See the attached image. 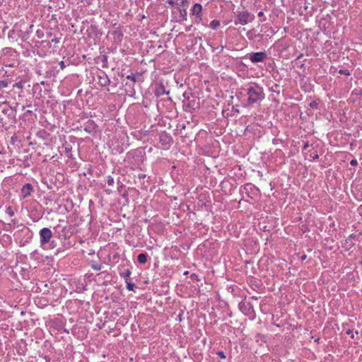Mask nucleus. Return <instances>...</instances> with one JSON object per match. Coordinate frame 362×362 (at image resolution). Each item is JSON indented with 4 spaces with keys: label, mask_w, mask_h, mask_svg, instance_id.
Returning a JSON list of instances; mask_svg holds the SVG:
<instances>
[{
    "label": "nucleus",
    "mask_w": 362,
    "mask_h": 362,
    "mask_svg": "<svg viewBox=\"0 0 362 362\" xmlns=\"http://www.w3.org/2000/svg\"><path fill=\"white\" fill-rule=\"evenodd\" d=\"M354 337H355V334H352V335H351V338H352V339H354Z\"/></svg>",
    "instance_id": "nucleus-24"
},
{
    "label": "nucleus",
    "mask_w": 362,
    "mask_h": 362,
    "mask_svg": "<svg viewBox=\"0 0 362 362\" xmlns=\"http://www.w3.org/2000/svg\"><path fill=\"white\" fill-rule=\"evenodd\" d=\"M178 12V15L175 16V21L182 22L187 20V12L185 8H175V12Z\"/></svg>",
    "instance_id": "nucleus-5"
},
{
    "label": "nucleus",
    "mask_w": 362,
    "mask_h": 362,
    "mask_svg": "<svg viewBox=\"0 0 362 362\" xmlns=\"http://www.w3.org/2000/svg\"><path fill=\"white\" fill-rule=\"evenodd\" d=\"M33 189V187L30 184H25L21 189V193L23 198L28 197L30 194V192Z\"/></svg>",
    "instance_id": "nucleus-6"
},
{
    "label": "nucleus",
    "mask_w": 362,
    "mask_h": 362,
    "mask_svg": "<svg viewBox=\"0 0 362 362\" xmlns=\"http://www.w3.org/2000/svg\"><path fill=\"white\" fill-rule=\"evenodd\" d=\"M217 355H218L221 358H223V359L226 358V355H225V354H224V352H223V351H218V352L217 353Z\"/></svg>",
    "instance_id": "nucleus-16"
},
{
    "label": "nucleus",
    "mask_w": 362,
    "mask_h": 362,
    "mask_svg": "<svg viewBox=\"0 0 362 362\" xmlns=\"http://www.w3.org/2000/svg\"><path fill=\"white\" fill-rule=\"evenodd\" d=\"M127 78L132 81L133 83H135L136 82V76L133 74L128 75L127 76Z\"/></svg>",
    "instance_id": "nucleus-12"
},
{
    "label": "nucleus",
    "mask_w": 362,
    "mask_h": 362,
    "mask_svg": "<svg viewBox=\"0 0 362 362\" xmlns=\"http://www.w3.org/2000/svg\"><path fill=\"white\" fill-rule=\"evenodd\" d=\"M258 16H263V12L260 11V12L258 13Z\"/></svg>",
    "instance_id": "nucleus-23"
},
{
    "label": "nucleus",
    "mask_w": 362,
    "mask_h": 362,
    "mask_svg": "<svg viewBox=\"0 0 362 362\" xmlns=\"http://www.w3.org/2000/svg\"><path fill=\"white\" fill-rule=\"evenodd\" d=\"M7 86V83L6 81H1L0 82V87L5 88Z\"/></svg>",
    "instance_id": "nucleus-18"
},
{
    "label": "nucleus",
    "mask_w": 362,
    "mask_h": 362,
    "mask_svg": "<svg viewBox=\"0 0 362 362\" xmlns=\"http://www.w3.org/2000/svg\"><path fill=\"white\" fill-rule=\"evenodd\" d=\"M219 25H220V23H219V21H215V20H214V21H212L211 22V26L213 28H217V27H218V26H219Z\"/></svg>",
    "instance_id": "nucleus-15"
},
{
    "label": "nucleus",
    "mask_w": 362,
    "mask_h": 362,
    "mask_svg": "<svg viewBox=\"0 0 362 362\" xmlns=\"http://www.w3.org/2000/svg\"><path fill=\"white\" fill-rule=\"evenodd\" d=\"M61 69H64L65 67L64 62L63 61L59 63Z\"/></svg>",
    "instance_id": "nucleus-19"
},
{
    "label": "nucleus",
    "mask_w": 362,
    "mask_h": 362,
    "mask_svg": "<svg viewBox=\"0 0 362 362\" xmlns=\"http://www.w3.org/2000/svg\"><path fill=\"white\" fill-rule=\"evenodd\" d=\"M346 332L347 334H352L353 331L351 329H348Z\"/></svg>",
    "instance_id": "nucleus-21"
},
{
    "label": "nucleus",
    "mask_w": 362,
    "mask_h": 362,
    "mask_svg": "<svg viewBox=\"0 0 362 362\" xmlns=\"http://www.w3.org/2000/svg\"><path fill=\"white\" fill-rule=\"evenodd\" d=\"M253 16L248 11H243L237 15V19L235 21V24L246 25L253 20Z\"/></svg>",
    "instance_id": "nucleus-2"
},
{
    "label": "nucleus",
    "mask_w": 362,
    "mask_h": 362,
    "mask_svg": "<svg viewBox=\"0 0 362 362\" xmlns=\"http://www.w3.org/2000/svg\"><path fill=\"white\" fill-rule=\"evenodd\" d=\"M109 79L106 76H99L98 77V84L102 87H105L109 84Z\"/></svg>",
    "instance_id": "nucleus-8"
},
{
    "label": "nucleus",
    "mask_w": 362,
    "mask_h": 362,
    "mask_svg": "<svg viewBox=\"0 0 362 362\" xmlns=\"http://www.w3.org/2000/svg\"><path fill=\"white\" fill-rule=\"evenodd\" d=\"M93 268H94L95 270L98 271V270H100V269H101V267H100V265H98V266H93Z\"/></svg>",
    "instance_id": "nucleus-20"
},
{
    "label": "nucleus",
    "mask_w": 362,
    "mask_h": 362,
    "mask_svg": "<svg viewBox=\"0 0 362 362\" xmlns=\"http://www.w3.org/2000/svg\"><path fill=\"white\" fill-rule=\"evenodd\" d=\"M131 274H132L131 271L129 269H127L124 274H121V276L124 277L126 283H127V281H129V278Z\"/></svg>",
    "instance_id": "nucleus-10"
},
{
    "label": "nucleus",
    "mask_w": 362,
    "mask_h": 362,
    "mask_svg": "<svg viewBox=\"0 0 362 362\" xmlns=\"http://www.w3.org/2000/svg\"><path fill=\"white\" fill-rule=\"evenodd\" d=\"M6 212L10 217L14 215V211L11 206L6 208Z\"/></svg>",
    "instance_id": "nucleus-13"
},
{
    "label": "nucleus",
    "mask_w": 362,
    "mask_h": 362,
    "mask_svg": "<svg viewBox=\"0 0 362 362\" xmlns=\"http://www.w3.org/2000/svg\"><path fill=\"white\" fill-rule=\"evenodd\" d=\"M52 42H55V43H57L59 41H58V40H57V39H56V38H55V39H52Z\"/></svg>",
    "instance_id": "nucleus-22"
},
{
    "label": "nucleus",
    "mask_w": 362,
    "mask_h": 362,
    "mask_svg": "<svg viewBox=\"0 0 362 362\" xmlns=\"http://www.w3.org/2000/svg\"><path fill=\"white\" fill-rule=\"evenodd\" d=\"M339 74L346 75V76H350V71L348 69H340L339 71Z\"/></svg>",
    "instance_id": "nucleus-14"
},
{
    "label": "nucleus",
    "mask_w": 362,
    "mask_h": 362,
    "mask_svg": "<svg viewBox=\"0 0 362 362\" xmlns=\"http://www.w3.org/2000/svg\"><path fill=\"white\" fill-rule=\"evenodd\" d=\"M249 103H257L264 98V93L261 88L257 86H251L247 89Z\"/></svg>",
    "instance_id": "nucleus-1"
},
{
    "label": "nucleus",
    "mask_w": 362,
    "mask_h": 362,
    "mask_svg": "<svg viewBox=\"0 0 362 362\" xmlns=\"http://www.w3.org/2000/svg\"><path fill=\"white\" fill-rule=\"evenodd\" d=\"M267 57L264 52H254L250 55V59L253 63L263 62Z\"/></svg>",
    "instance_id": "nucleus-4"
},
{
    "label": "nucleus",
    "mask_w": 362,
    "mask_h": 362,
    "mask_svg": "<svg viewBox=\"0 0 362 362\" xmlns=\"http://www.w3.org/2000/svg\"><path fill=\"white\" fill-rule=\"evenodd\" d=\"M127 289L128 291H134V283H132V282H129V281H127Z\"/></svg>",
    "instance_id": "nucleus-11"
},
{
    "label": "nucleus",
    "mask_w": 362,
    "mask_h": 362,
    "mask_svg": "<svg viewBox=\"0 0 362 362\" xmlns=\"http://www.w3.org/2000/svg\"><path fill=\"white\" fill-rule=\"evenodd\" d=\"M357 163H357V160H356V159H353V160H351V162H350V164H351V165H352V166H355V165H357Z\"/></svg>",
    "instance_id": "nucleus-17"
},
{
    "label": "nucleus",
    "mask_w": 362,
    "mask_h": 362,
    "mask_svg": "<svg viewBox=\"0 0 362 362\" xmlns=\"http://www.w3.org/2000/svg\"><path fill=\"white\" fill-rule=\"evenodd\" d=\"M40 243L42 245L47 243L52 237V233L48 228H43L40 231Z\"/></svg>",
    "instance_id": "nucleus-3"
},
{
    "label": "nucleus",
    "mask_w": 362,
    "mask_h": 362,
    "mask_svg": "<svg viewBox=\"0 0 362 362\" xmlns=\"http://www.w3.org/2000/svg\"><path fill=\"white\" fill-rule=\"evenodd\" d=\"M147 255L145 254V253H141L138 255L137 257V261L139 262V263L140 264H146V262H147Z\"/></svg>",
    "instance_id": "nucleus-9"
},
{
    "label": "nucleus",
    "mask_w": 362,
    "mask_h": 362,
    "mask_svg": "<svg viewBox=\"0 0 362 362\" xmlns=\"http://www.w3.org/2000/svg\"><path fill=\"white\" fill-rule=\"evenodd\" d=\"M202 11V6L200 4H195L192 9V13L194 16H199Z\"/></svg>",
    "instance_id": "nucleus-7"
}]
</instances>
